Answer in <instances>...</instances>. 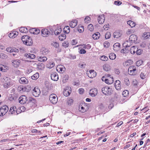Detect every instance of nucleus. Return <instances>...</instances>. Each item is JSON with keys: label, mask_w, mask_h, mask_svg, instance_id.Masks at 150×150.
Instances as JSON below:
<instances>
[{"label": "nucleus", "mask_w": 150, "mask_h": 150, "mask_svg": "<svg viewBox=\"0 0 150 150\" xmlns=\"http://www.w3.org/2000/svg\"><path fill=\"white\" fill-rule=\"evenodd\" d=\"M22 40L23 43L27 45L30 46L33 44L32 39L28 35L23 36L22 38Z\"/></svg>", "instance_id": "nucleus-1"}, {"label": "nucleus", "mask_w": 150, "mask_h": 150, "mask_svg": "<svg viewBox=\"0 0 150 150\" xmlns=\"http://www.w3.org/2000/svg\"><path fill=\"white\" fill-rule=\"evenodd\" d=\"M112 91L110 87H105L102 88V92L105 95L107 96L111 94Z\"/></svg>", "instance_id": "nucleus-2"}, {"label": "nucleus", "mask_w": 150, "mask_h": 150, "mask_svg": "<svg viewBox=\"0 0 150 150\" xmlns=\"http://www.w3.org/2000/svg\"><path fill=\"white\" fill-rule=\"evenodd\" d=\"M9 109L8 106L5 105L2 106L0 108V116L4 115L7 112Z\"/></svg>", "instance_id": "nucleus-3"}, {"label": "nucleus", "mask_w": 150, "mask_h": 150, "mask_svg": "<svg viewBox=\"0 0 150 150\" xmlns=\"http://www.w3.org/2000/svg\"><path fill=\"white\" fill-rule=\"evenodd\" d=\"M57 99L58 98L55 94H52L50 96V100L53 104H56L57 103Z\"/></svg>", "instance_id": "nucleus-4"}, {"label": "nucleus", "mask_w": 150, "mask_h": 150, "mask_svg": "<svg viewBox=\"0 0 150 150\" xmlns=\"http://www.w3.org/2000/svg\"><path fill=\"white\" fill-rule=\"evenodd\" d=\"M128 74L130 75L135 74L137 73L136 69L134 66H131L128 69Z\"/></svg>", "instance_id": "nucleus-5"}, {"label": "nucleus", "mask_w": 150, "mask_h": 150, "mask_svg": "<svg viewBox=\"0 0 150 150\" xmlns=\"http://www.w3.org/2000/svg\"><path fill=\"white\" fill-rule=\"evenodd\" d=\"M88 77L91 78L95 77L96 75V73L93 70H91L87 73Z\"/></svg>", "instance_id": "nucleus-6"}, {"label": "nucleus", "mask_w": 150, "mask_h": 150, "mask_svg": "<svg viewBox=\"0 0 150 150\" xmlns=\"http://www.w3.org/2000/svg\"><path fill=\"white\" fill-rule=\"evenodd\" d=\"M33 94L35 97L38 96L40 94V91L38 87H35L33 90Z\"/></svg>", "instance_id": "nucleus-7"}, {"label": "nucleus", "mask_w": 150, "mask_h": 150, "mask_svg": "<svg viewBox=\"0 0 150 150\" xmlns=\"http://www.w3.org/2000/svg\"><path fill=\"white\" fill-rule=\"evenodd\" d=\"M19 103L21 104H24L27 101L26 97L25 96H21L19 99Z\"/></svg>", "instance_id": "nucleus-8"}, {"label": "nucleus", "mask_w": 150, "mask_h": 150, "mask_svg": "<svg viewBox=\"0 0 150 150\" xmlns=\"http://www.w3.org/2000/svg\"><path fill=\"white\" fill-rule=\"evenodd\" d=\"M137 37L135 35H131L129 38V40L132 43L136 42L137 40Z\"/></svg>", "instance_id": "nucleus-9"}, {"label": "nucleus", "mask_w": 150, "mask_h": 150, "mask_svg": "<svg viewBox=\"0 0 150 150\" xmlns=\"http://www.w3.org/2000/svg\"><path fill=\"white\" fill-rule=\"evenodd\" d=\"M50 32L47 29H42L41 30L42 36L44 37H47L48 36Z\"/></svg>", "instance_id": "nucleus-10"}, {"label": "nucleus", "mask_w": 150, "mask_h": 150, "mask_svg": "<svg viewBox=\"0 0 150 150\" xmlns=\"http://www.w3.org/2000/svg\"><path fill=\"white\" fill-rule=\"evenodd\" d=\"M98 93L97 90L95 88L91 89L90 91L89 94L92 97L96 96Z\"/></svg>", "instance_id": "nucleus-11"}, {"label": "nucleus", "mask_w": 150, "mask_h": 150, "mask_svg": "<svg viewBox=\"0 0 150 150\" xmlns=\"http://www.w3.org/2000/svg\"><path fill=\"white\" fill-rule=\"evenodd\" d=\"M51 79L54 81H57L59 79V77L57 74L56 72H54L51 74Z\"/></svg>", "instance_id": "nucleus-12"}, {"label": "nucleus", "mask_w": 150, "mask_h": 150, "mask_svg": "<svg viewBox=\"0 0 150 150\" xmlns=\"http://www.w3.org/2000/svg\"><path fill=\"white\" fill-rule=\"evenodd\" d=\"M58 72L63 73L64 72L65 69L64 66L62 65H58L56 68Z\"/></svg>", "instance_id": "nucleus-13"}, {"label": "nucleus", "mask_w": 150, "mask_h": 150, "mask_svg": "<svg viewBox=\"0 0 150 150\" xmlns=\"http://www.w3.org/2000/svg\"><path fill=\"white\" fill-rule=\"evenodd\" d=\"M29 31L31 33L36 35L39 33L40 32L39 29L35 28L30 29H29Z\"/></svg>", "instance_id": "nucleus-14"}, {"label": "nucleus", "mask_w": 150, "mask_h": 150, "mask_svg": "<svg viewBox=\"0 0 150 150\" xmlns=\"http://www.w3.org/2000/svg\"><path fill=\"white\" fill-rule=\"evenodd\" d=\"M115 86L116 90H119L121 89V84L120 81L119 80L115 81Z\"/></svg>", "instance_id": "nucleus-15"}, {"label": "nucleus", "mask_w": 150, "mask_h": 150, "mask_svg": "<svg viewBox=\"0 0 150 150\" xmlns=\"http://www.w3.org/2000/svg\"><path fill=\"white\" fill-rule=\"evenodd\" d=\"M13 65L15 67H17L19 66L20 64V60L18 59H15L12 60Z\"/></svg>", "instance_id": "nucleus-16"}, {"label": "nucleus", "mask_w": 150, "mask_h": 150, "mask_svg": "<svg viewBox=\"0 0 150 150\" xmlns=\"http://www.w3.org/2000/svg\"><path fill=\"white\" fill-rule=\"evenodd\" d=\"M105 17L103 15L99 16L98 17V21L100 24H103L104 22Z\"/></svg>", "instance_id": "nucleus-17"}, {"label": "nucleus", "mask_w": 150, "mask_h": 150, "mask_svg": "<svg viewBox=\"0 0 150 150\" xmlns=\"http://www.w3.org/2000/svg\"><path fill=\"white\" fill-rule=\"evenodd\" d=\"M19 82L21 83L26 84L28 83V81L25 77H22L20 79Z\"/></svg>", "instance_id": "nucleus-18"}, {"label": "nucleus", "mask_w": 150, "mask_h": 150, "mask_svg": "<svg viewBox=\"0 0 150 150\" xmlns=\"http://www.w3.org/2000/svg\"><path fill=\"white\" fill-rule=\"evenodd\" d=\"M18 35V32L17 31H13L8 34V36L10 38H13L16 37Z\"/></svg>", "instance_id": "nucleus-19"}, {"label": "nucleus", "mask_w": 150, "mask_h": 150, "mask_svg": "<svg viewBox=\"0 0 150 150\" xmlns=\"http://www.w3.org/2000/svg\"><path fill=\"white\" fill-rule=\"evenodd\" d=\"M121 45L119 43H116L113 45V49L114 50L117 51L120 50Z\"/></svg>", "instance_id": "nucleus-20"}, {"label": "nucleus", "mask_w": 150, "mask_h": 150, "mask_svg": "<svg viewBox=\"0 0 150 150\" xmlns=\"http://www.w3.org/2000/svg\"><path fill=\"white\" fill-rule=\"evenodd\" d=\"M7 79V81L4 83V87L5 88H9L11 86V83L10 82V79L9 78L6 77Z\"/></svg>", "instance_id": "nucleus-21"}, {"label": "nucleus", "mask_w": 150, "mask_h": 150, "mask_svg": "<svg viewBox=\"0 0 150 150\" xmlns=\"http://www.w3.org/2000/svg\"><path fill=\"white\" fill-rule=\"evenodd\" d=\"M77 24L76 20H72L69 23V25L72 28H74L76 26Z\"/></svg>", "instance_id": "nucleus-22"}, {"label": "nucleus", "mask_w": 150, "mask_h": 150, "mask_svg": "<svg viewBox=\"0 0 150 150\" xmlns=\"http://www.w3.org/2000/svg\"><path fill=\"white\" fill-rule=\"evenodd\" d=\"M24 56L28 58L33 59L35 57V56L33 54H25Z\"/></svg>", "instance_id": "nucleus-23"}, {"label": "nucleus", "mask_w": 150, "mask_h": 150, "mask_svg": "<svg viewBox=\"0 0 150 150\" xmlns=\"http://www.w3.org/2000/svg\"><path fill=\"white\" fill-rule=\"evenodd\" d=\"M122 35V34L119 31H115L113 33V36L114 38H118L120 37Z\"/></svg>", "instance_id": "nucleus-24"}, {"label": "nucleus", "mask_w": 150, "mask_h": 150, "mask_svg": "<svg viewBox=\"0 0 150 150\" xmlns=\"http://www.w3.org/2000/svg\"><path fill=\"white\" fill-rule=\"evenodd\" d=\"M16 108L15 106L11 107L9 111V113L12 114H15L16 111Z\"/></svg>", "instance_id": "nucleus-25"}, {"label": "nucleus", "mask_w": 150, "mask_h": 150, "mask_svg": "<svg viewBox=\"0 0 150 150\" xmlns=\"http://www.w3.org/2000/svg\"><path fill=\"white\" fill-rule=\"evenodd\" d=\"M100 36V33L98 32H96V33H94L92 37L94 39L97 40L99 38Z\"/></svg>", "instance_id": "nucleus-26"}, {"label": "nucleus", "mask_w": 150, "mask_h": 150, "mask_svg": "<svg viewBox=\"0 0 150 150\" xmlns=\"http://www.w3.org/2000/svg\"><path fill=\"white\" fill-rule=\"evenodd\" d=\"M29 30L25 27H21L19 29V31L20 32L22 33H26Z\"/></svg>", "instance_id": "nucleus-27"}, {"label": "nucleus", "mask_w": 150, "mask_h": 150, "mask_svg": "<svg viewBox=\"0 0 150 150\" xmlns=\"http://www.w3.org/2000/svg\"><path fill=\"white\" fill-rule=\"evenodd\" d=\"M103 67L104 70L106 71H108L110 69V67L108 64H104Z\"/></svg>", "instance_id": "nucleus-28"}, {"label": "nucleus", "mask_w": 150, "mask_h": 150, "mask_svg": "<svg viewBox=\"0 0 150 150\" xmlns=\"http://www.w3.org/2000/svg\"><path fill=\"white\" fill-rule=\"evenodd\" d=\"M37 68L39 70H42L45 68L44 64L42 63H39L37 65Z\"/></svg>", "instance_id": "nucleus-29"}, {"label": "nucleus", "mask_w": 150, "mask_h": 150, "mask_svg": "<svg viewBox=\"0 0 150 150\" xmlns=\"http://www.w3.org/2000/svg\"><path fill=\"white\" fill-rule=\"evenodd\" d=\"M41 52L43 55H46L48 53V49L45 48H43L41 49Z\"/></svg>", "instance_id": "nucleus-30"}, {"label": "nucleus", "mask_w": 150, "mask_h": 150, "mask_svg": "<svg viewBox=\"0 0 150 150\" xmlns=\"http://www.w3.org/2000/svg\"><path fill=\"white\" fill-rule=\"evenodd\" d=\"M132 43L130 41H129V40L125 42L123 44V46L126 47H127L131 46Z\"/></svg>", "instance_id": "nucleus-31"}, {"label": "nucleus", "mask_w": 150, "mask_h": 150, "mask_svg": "<svg viewBox=\"0 0 150 150\" xmlns=\"http://www.w3.org/2000/svg\"><path fill=\"white\" fill-rule=\"evenodd\" d=\"M137 48L136 47L134 46L132 47L130 50V53L132 54H134L136 52Z\"/></svg>", "instance_id": "nucleus-32"}, {"label": "nucleus", "mask_w": 150, "mask_h": 150, "mask_svg": "<svg viewBox=\"0 0 150 150\" xmlns=\"http://www.w3.org/2000/svg\"><path fill=\"white\" fill-rule=\"evenodd\" d=\"M54 63L52 62H49L47 65V67L50 69H51L54 66Z\"/></svg>", "instance_id": "nucleus-33"}, {"label": "nucleus", "mask_w": 150, "mask_h": 150, "mask_svg": "<svg viewBox=\"0 0 150 150\" xmlns=\"http://www.w3.org/2000/svg\"><path fill=\"white\" fill-rule=\"evenodd\" d=\"M39 74L38 73H36L31 77V78L34 80L37 79L39 77Z\"/></svg>", "instance_id": "nucleus-34"}, {"label": "nucleus", "mask_w": 150, "mask_h": 150, "mask_svg": "<svg viewBox=\"0 0 150 150\" xmlns=\"http://www.w3.org/2000/svg\"><path fill=\"white\" fill-rule=\"evenodd\" d=\"M127 23L131 27H134L135 25V23L134 22L132 21H127Z\"/></svg>", "instance_id": "nucleus-35"}, {"label": "nucleus", "mask_w": 150, "mask_h": 150, "mask_svg": "<svg viewBox=\"0 0 150 150\" xmlns=\"http://www.w3.org/2000/svg\"><path fill=\"white\" fill-rule=\"evenodd\" d=\"M62 29L60 28H58L54 31V34L57 35H59L62 31Z\"/></svg>", "instance_id": "nucleus-36"}, {"label": "nucleus", "mask_w": 150, "mask_h": 150, "mask_svg": "<svg viewBox=\"0 0 150 150\" xmlns=\"http://www.w3.org/2000/svg\"><path fill=\"white\" fill-rule=\"evenodd\" d=\"M71 92V90L67 91V90H66L64 91L63 94L66 96H68L70 94Z\"/></svg>", "instance_id": "nucleus-37"}, {"label": "nucleus", "mask_w": 150, "mask_h": 150, "mask_svg": "<svg viewBox=\"0 0 150 150\" xmlns=\"http://www.w3.org/2000/svg\"><path fill=\"white\" fill-rule=\"evenodd\" d=\"M110 59L112 60L115 59L116 58V54L113 53H112L109 54Z\"/></svg>", "instance_id": "nucleus-38"}, {"label": "nucleus", "mask_w": 150, "mask_h": 150, "mask_svg": "<svg viewBox=\"0 0 150 150\" xmlns=\"http://www.w3.org/2000/svg\"><path fill=\"white\" fill-rule=\"evenodd\" d=\"M66 35L64 34H62L59 36V39L60 40L63 41L66 38Z\"/></svg>", "instance_id": "nucleus-39"}, {"label": "nucleus", "mask_w": 150, "mask_h": 150, "mask_svg": "<svg viewBox=\"0 0 150 150\" xmlns=\"http://www.w3.org/2000/svg\"><path fill=\"white\" fill-rule=\"evenodd\" d=\"M64 30L65 33H68L70 32V28L68 26H66L64 29Z\"/></svg>", "instance_id": "nucleus-40"}, {"label": "nucleus", "mask_w": 150, "mask_h": 150, "mask_svg": "<svg viewBox=\"0 0 150 150\" xmlns=\"http://www.w3.org/2000/svg\"><path fill=\"white\" fill-rule=\"evenodd\" d=\"M114 80L113 77H110L108 79V81L106 82V83L108 84H111L113 82Z\"/></svg>", "instance_id": "nucleus-41"}, {"label": "nucleus", "mask_w": 150, "mask_h": 150, "mask_svg": "<svg viewBox=\"0 0 150 150\" xmlns=\"http://www.w3.org/2000/svg\"><path fill=\"white\" fill-rule=\"evenodd\" d=\"M39 60L41 62H45L47 60V58L46 57H40L39 58Z\"/></svg>", "instance_id": "nucleus-42"}, {"label": "nucleus", "mask_w": 150, "mask_h": 150, "mask_svg": "<svg viewBox=\"0 0 150 150\" xmlns=\"http://www.w3.org/2000/svg\"><path fill=\"white\" fill-rule=\"evenodd\" d=\"M143 37L146 39L149 38L150 37V33L149 32L144 33Z\"/></svg>", "instance_id": "nucleus-43"}, {"label": "nucleus", "mask_w": 150, "mask_h": 150, "mask_svg": "<svg viewBox=\"0 0 150 150\" xmlns=\"http://www.w3.org/2000/svg\"><path fill=\"white\" fill-rule=\"evenodd\" d=\"M18 90L19 91L21 92H25L24 86H19L18 88Z\"/></svg>", "instance_id": "nucleus-44"}, {"label": "nucleus", "mask_w": 150, "mask_h": 150, "mask_svg": "<svg viewBox=\"0 0 150 150\" xmlns=\"http://www.w3.org/2000/svg\"><path fill=\"white\" fill-rule=\"evenodd\" d=\"M148 43L147 42H143L141 45V47L143 48H147L148 47Z\"/></svg>", "instance_id": "nucleus-45"}, {"label": "nucleus", "mask_w": 150, "mask_h": 150, "mask_svg": "<svg viewBox=\"0 0 150 150\" xmlns=\"http://www.w3.org/2000/svg\"><path fill=\"white\" fill-rule=\"evenodd\" d=\"M24 87L25 89V92H28L30 91L31 89V87L29 85L24 86Z\"/></svg>", "instance_id": "nucleus-46"}, {"label": "nucleus", "mask_w": 150, "mask_h": 150, "mask_svg": "<svg viewBox=\"0 0 150 150\" xmlns=\"http://www.w3.org/2000/svg\"><path fill=\"white\" fill-rule=\"evenodd\" d=\"M100 59L102 61H107V60L108 59V58L106 56L103 55L101 56L100 57Z\"/></svg>", "instance_id": "nucleus-47"}, {"label": "nucleus", "mask_w": 150, "mask_h": 150, "mask_svg": "<svg viewBox=\"0 0 150 150\" xmlns=\"http://www.w3.org/2000/svg\"><path fill=\"white\" fill-rule=\"evenodd\" d=\"M124 81L126 85L128 86L129 84V82L128 78L127 77H125L124 79Z\"/></svg>", "instance_id": "nucleus-48"}, {"label": "nucleus", "mask_w": 150, "mask_h": 150, "mask_svg": "<svg viewBox=\"0 0 150 150\" xmlns=\"http://www.w3.org/2000/svg\"><path fill=\"white\" fill-rule=\"evenodd\" d=\"M88 29L89 30L91 31H92L93 30L94 27L92 24H90L88 25Z\"/></svg>", "instance_id": "nucleus-49"}, {"label": "nucleus", "mask_w": 150, "mask_h": 150, "mask_svg": "<svg viewBox=\"0 0 150 150\" xmlns=\"http://www.w3.org/2000/svg\"><path fill=\"white\" fill-rule=\"evenodd\" d=\"M69 43L68 41H64L62 43V45L65 47H68L69 45Z\"/></svg>", "instance_id": "nucleus-50"}, {"label": "nucleus", "mask_w": 150, "mask_h": 150, "mask_svg": "<svg viewBox=\"0 0 150 150\" xmlns=\"http://www.w3.org/2000/svg\"><path fill=\"white\" fill-rule=\"evenodd\" d=\"M6 50L7 52H15L14 50L12 49L11 47H8L7 48Z\"/></svg>", "instance_id": "nucleus-51"}, {"label": "nucleus", "mask_w": 150, "mask_h": 150, "mask_svg": "<svg viewBox=\"0 0 150 150\" xmlns=\"http://www.w3.org/2000/svg\"><path fill=\"white\" fill-rule=\"evenodd\" d=\"M111 36L110 33L109 32L107 33L105 35V38L106 39H109L110 38Z\"/></svg>", "instance_id": "nucleus-52"}, {"label": "nucleus", "mask_w": 150, "mask_h": 150, "mask_svg": "<svg viewBox=\"0 0 150 150\" xmlns=\"http://www.w3.org/2000/svg\"><path fill=\"white\" fill-rule=\"evenodd\" d=\"M31 132L33 133H36L37 134L40 133L41 132L40 131H38L35 129H32L31 130Z\"/></svg>", "instance_id": "nucleus-53"}, {"label": "nucleus", "mask_w": 150, "mask_h": 150, "mask_svg": "<svg viewBox=\"0 0 150 150\" xmlns=\"http://www.w3.org/2000/svg\"><path fill=\"white\" fill-rule=\"evenodd\" d=\"M104 46L105 47L108 48L110 46V43L107 41H105L104 43Z\"/></svg>", "instance_id": "nucleus-54"}, {"label": "nucleus", "mask_w": 150, "mask_h": 150, "mask_svg": "<svg viewBox=\"0 0 150 150\" xmlns=\"http://www.w3.org/2000/svg\"><path fill=\"white\" fill-rule=\"evenodd\" d=\"M143 63V61L142 60H139L137 61L136 65L138 66L139 67Z\"/></svg>", "instance_id": "nucleus-55"}, {"label": "nucleus", "mask_w": 150, "mask_h": 150, "mask_svg": "<svg viewBox=\"0 0 150 150\" xmlns=\"http://www.w3.org/2000/svg\"><path fill=\"white\" fill-rule=\"evenodd\" d=\"M138 82L136 79L132 81V84L134 87H136L137 85Z\"/></svg>", "instance_id": "nucleus-56"}, {"label": "nucleus", "mask_w": 150, "mask_h": 150, "mask_svg": "<svg viewBox=\"0 0 150 150\" xmlns=\"http://www.w3.org/2000/svg\"><path fill=\"white\" fill-rule=\"evenodd\" d=\"M128 94V91L127 90L124 91L122 93V95L124 97H126Z\"/></svg>", "instance_id": "nucleus-57"}, {"label": "nucleus", "mask_w": 150, "mask_h": 150, "mask_svg": "<svg viewBox=\"0 0 150 150\" xmlns=\"http://www.w3.org/2000/svg\"><path fill=\"white\" fill-rule=\"evenodd\" d=\"M142 50L140 49L138 50L137 49V48L136 51V54L138 55H140L142 54Z\"/></svg>", "instance_id": "nucleus-58"}, {"label": "nucleus", "mask_w": 150, "mask_h": 150, "mask_svg": "<svg viewBox=\"0 0 150 150\" xmlns=\"http://www.w3.org/2000/svg\"><path fill=\"white\" fill-rule=\"evenodd\" d=\"M140 76L142 79H144L146 78V74L143 73L142 72L140 74Z\"/></svg>", "instance_id": "nucleus-59"}, {"label": "nucleus", "mask_w": 150, "mask_h": 150, "mask_svg": "<svg viewBox=\"0 0 150 150\" xmlns=\"http://www.w3.org/2000/svg\"><path fill=\"white\" fill-rule=\"evenodd\" d=\"M90 18L89 17H86L84 19V21L86 23H88L89 22Z\"/></svg>", "instance_id": "nucleus-60"}, {"label": "nucleus", "mask_w": 150, "mask_h": 150, "mask_svg": "<svg viewBox=\"0 0 150 150\" xmlns=\"http://www.w3.org/2000/svg\"><path fill=\"white\" fill-rule=\"evenodd\" d=\"M53 45L56 48H58L59 46V43L56 42H54L53 43Z\"/></svg>", "instance_id": "nucleus-61"}, {"label": "nucleus", "mask_w": 150, "mask_h": 150, "mask_svg": "<svg viewBox=\"0 0 150 150\" xmlns=\"http://www.w3.org/2000/svg\"><path fill=\"white\" fill-rule=\"evenodd\" d=\"M79 53L81 54H84L86 53V51L84 49H81L80 50Z\"/></svg>", "instance_id": "nucleus-62"}, {"label": "nucleus", "mask_w": 150, "mask_h": 150, "mask_svg": "<svg viewBox=\"0 0 150 150\" xmlns=\"http://www.w3.org/2000/svg\"><path fill=\"white\" fill-rule=\"evenodd\" d=\"M79 92L80 94H82L83 93V92L84 91V89L81 88H80L79 89Z\"/></svg>", "instance_id": "nucleus-63"}, {"label": "nucleus", "mask_w": 150, "mask_h": 150, "mask_svg": "<svg viewBox=\"0 0 150 150\" xmlns=\"http://www.w3.org/2000/svg\"><path fill=\"white\" fill-rule=\"evenodd\" d=\"M114 3L116 5L119 6L122 3L119 1H115Z\"/></svg>", "instance_id": "nucleus-64"}]
</instances>
